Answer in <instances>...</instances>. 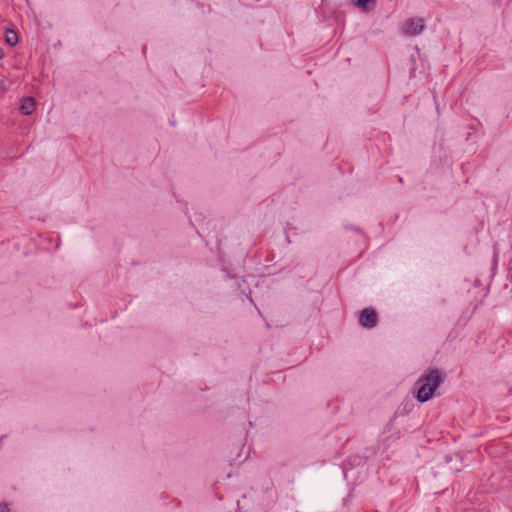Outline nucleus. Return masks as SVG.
<instances>
[{"label":"nucleus","instance_id":"obj_1","mask_svg":"<svg viewBox=\"0 0 512 512\" xmlns=\"http://www.w3.org/2000/svg\"><path fill=\"white\" fill-rule=\"evenodd\" d=\"M443 380L444 374L440 369H427L414 385L416 389V399L420 403L430 400Z\"/></svg>","mask_w":512,"mask_h":512},{"label":"nucleus","instance_id":"obj_2","mask_svg":"<svg viewBox=\"0 0 512 512\" xmlns=\"http://www.w3.org/2000/svg\"><path fill=\"white\" fill-rule=\"evenodd\" d=\"M378 316L373 308H364L360 312L359 323L364 328H374L377 325Z\"/></svg>","mask_w":512,"mask_h":512},{"label":"nucleus","instance_id":"obj_8","mask_svg":"<svg viewBox=\"0 0 512 512\" xmlns=\"http://www.w3.org/2000/svg\"><path fill=\"white\" fill-rule=\"evenodd\" d=\"M0 512H10L9 507L6 503L0 504Z\"/></svg>","mask_w":512,"mask_h":512},{"label":"nucleus","instance_id":"obj_7","mask_svg":"<svg viewBox=\"0 0 512 512\" xmlns=\"http://www.w3.org/2000/svg\"><path fill=\"white\" fill-rule=\"evenodd\" d=\"M498 257H499V250L496 245L493 246V259H492V267H491V277H494L497 270V264H498Z\"/></svg>","mask_w":512,"mask_h":512},{"label":"nucleus","instance_id":"obj_4","mask_svg":"<svg viewBox=\"0 0 512 512\" xmlns=\"http://www.w3.org/2000/svg\"><path fill=\"white\" fill-rule=\"evenodd\" d=\"M36 108V101L34 98L32 97H24L22 100H21V104H20V112L23 114V115H30L33 113V111L35 110Z\"/></svg>","mask_w":512,"mask_h":512},{"label":"nucleus","instance_id":"obj_6","mask_svg":"<svg viewBox=\"0 0 512 512\" xmlns=\"http://www.w3.org/2000/svg\"><path fill=\"white\" fill-rule=\"evenodd\" d=\"M5 42L9 46H15L18 43V35L13 29H7L5 32Z\"/></svg>","mask_w":512,"mask_h":512},{"label":"nucleus","instance_id":"obj_3","mask_svg":"<svg viewBox=\"0 0 512 512\" xmlns=\"http://www.w3.org/2000/svg\"><path fill=\"white\" fill-rule=\"evenodd\" d=\"M424 29L423 19L420 17L410 18L404 24V32L407 35H418Z\"/></svg>","mask_w":512,"mask_h":512},{"label":"nucleus","instance_id":"obj_5","mask_svg":"<svg viewBox=\"0 0 512 512\" xmlns=\"http://www.w3.org/2000/svg\"><path fill=\"white\" fill-rule=\"evenodd\" d=\"M376 0H354L352 3L363 12H370L375 7Z\"/></svg>","mask_w":512,"mask_h":512},{"label":"nucleus","instance_id":"obj_9","mask_svg":"<svg viewBox=\"0 0 512 512\" xmlns=\"http://www.w3.org/2000/svg\"><path fill=\"white\" fill-rule=\"evenodd\" d=\"M4 57V51L2 48H0V59H2Z\"/></svg>","mask_w":512,"mask_h":512}]
</instances>
